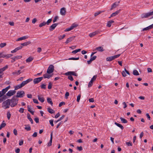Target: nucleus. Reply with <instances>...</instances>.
<instances>
[{"label": "nucleus", "mask_w": 153, "mask_h": 153, "mask_svg": "<svg viewBox=\"0 0 153 153\" xmlns=\"http://www.w3.org/2000/svg\"><path fill=\"white\" fill-rule=\"evenodd\" d=\"M18 99L14 96L10 100V105L11 107L15 106L18 103Z\"/></svg>", "instance_id": "nucleus-1"}, {"label": "nucleus", "mask_w": 153, "mask_h": 153, "mask_svg": "<svg viewBox=\"0 0 153 153\" xmlns=\"http://www.w3.org/2000/svg\"><path fill=\"white\" fill-rule=\"evenodd\" d=\"M10 105V99H7L2 103V107L6 109L9 108Z\"/></svg>", "instance_id": "nucleus-2"}, {"label": "nucleus", "mask_w": 153, "mask_h": 153, "mask_svg": "<svg viewBox=\"0 0 153 153\" xmlns=\"http://www.w3.org/2000/svg\"><path fill=\"white\" fill-rule=\"evenodd\" d=\"M153 15V11L151 12L143 13L141 15L142 18H147Z\"/></svg>", "instance_id": "nucleus-3"}, {"label": "nucleus", "mask_w": 153, "mask_h": 153, "mask_svg": "<svg viewBox=\"0 0 153 153\" xmlns=\"http://www.w3.org/2000/svg\"><path fill=\"white\" fill-rule=\"evenodd\" d=\"M54 70V66L52 65H51L48 67L47 71V73L50 74L53 72Z\"/></svg>", "instance_id": "nucleus-4"}, {"label": "nucleus", "mask_w": 153, "mask_h": 153, "mask_svg": "<svg viewBox=\"0 0 153 153\" xmlns=\"http://www.w3.org/2000/svg\"><path fill=\"white\" fill-rule=\"evenodd\" d=\"M25 96V92L23 91H18L17 93V95L15 96L17 97L21 98Z\"/></svg>", "instance_id": "nucleus-5"}, {"label": "nucleus", "mask_w": 153, "mask_h": 153, "mask_svg": "<svg viewBox=\"0 0 153 153\" xmlns=\"http://www.w3.org/2000/svg\"><path fill=\"white\" fill-rule=\"evenodd\" d=\"M32 79H29L26 81H23L22 83L20 84L21 85V86L22 87L24 86L25 85L27 84L29 82H30L32 81Z\"/></svg>", "instance_id": "nucleus-6"}, {"label": "nucleus", "mask_w": 153, "mask_h": 153, "mask_svg": "<svg viewBox=\"0 0 153 153\" xmlns=\"http://www.w3.org/2000/svg\"><path fill=\"white\" fill-rule=\"evenodd\" d=\"M43 79L42 77H39L34 79L33 82L34 84H37L39 82Z\"/></svg>", "instance_id": "nucleus-7"}, {"label": "nucleus", "mask_w": 153, "mask_h": 153, "mask_svg": "<svg viewBox=\"0 0 153 153\" xmlns=\"http://www.w3.org/2000/svg\"><path fill=\"white\" fill-rule=\"evenodd\" d=\"M65 75L66 76L70 75L71 76V75H73L76 76H77L78 75L77 74L75 73V72L74 71H69L65 73Z\"/></svg>", "instance_id": "nucleus-8"}, {"label": "nucleus", "mask_w": 153, "mask_h": 153, "mask_svg": "<svg viewBox=\"0 0 153 153\" xmlns=\"http://www.w3.org/2000/svg\"><path fill=\"white\" fill-rule=\"evenodd\" d=\"M16 93V91L15 90H10L8 91L6 94V95L10 97L14 95Z\"/></svg>", "instance_id": "nucleus-9"}, {"label": "nucleus", "mask_w": 153, "mask_h": 153, "mask_svg": "<svg viewBox=\"0 0 153 153\" xmlns=\"http://www.w3.org/2000/svg\"><path fill=\"white\" fill-rule=\"evenodd\" d=\"M23 48V46L22 45H20L19 47H18L15 49L14 50L11 51V52L12 53H13L16 52L18 50L21 49Z\"/></svg>", "instance_id": "nucleus-10"}, {"label": "nucleus", "mask_w": 153, "mask_h": 153, "mask_svg": "<svg viewBox=\"0 0 153 153\" xmlns=\"http://www.w3.org/2000/svg\"><path fill=\"white\" fill-rule=\"evenodd\" d=\"M66 12V9L65 7H62L61 8L60 11V13L62 15L64 16Z\"/></svg>", "instance_id": "nucleus-11"}, {"label": "nucleus", "mask_w": 153, "mask_h": 153, "mask_svg": "<svg viewBox=\"0 0 153 153\" xmlns=\"http://www.w3.org/2000/svg\"><path fill=\"white\" fill-rule=\"evenodd\" d=\"M58 25L57 23H55L52 25L49 28V30L50 31H52Z\"/></svg>", "instance_id": "nucleus-12"}, {"label": "nucleus", "mask_w": 153, "mask_h": 153, "mask_svg": "<svg viewBox=\"0 0 153 153\" xmlns=\"http://www.w3.org/2000/svg\"><path fill=\"white\" fill-rule=\"evenodd\" d=\"M75 38V36H73L68 38L65 43L66 44H68V43L71 42Z\"/></svg>", "instance_id": "nucleus-13"}, {"label": "nucleus", "mask_w": 153, "mask_h": 153, "mask_svg": "<svg viewBox=\"0 0 153 153\" xmlns=\"http://www.w3.org/2000/svg\"><path fill=\"white\" fill-rule=\"evenodd\" d=\"M120 3V1L118 2H115L111 6V10H112L113 8H116L117 6Z\"/></svg>", "instance_id": "nucleus-14"}, {"label": "nucleus", "mask_w": 153, "mask_h": 153, "mask_svg": "<svg viewBox=\"0 0 153 153\" xmlns=\"http://www.w3.org/2000/svg\"><path fill=\"white\" fill-rule=\"evenodd\" d=\"M153 28V24L152 25H150L149 26L146 28H143V30L144 31V30H148L149 29H151L152 28Z\"/></svg>", "instance_id": "nucleus-15"}, {"label": "nucleus", "mask_w": 153, "mask_h": 153, "mask_svg": "<svg viewBox=\"0 0 153 153\" xmlns=\"http://www.w3.org/2000/svg\"><path fill=\"white\" fill-rule=\"evenodd\" d=\"M98 31H96L95 32H94L92 33H90L89 36L91 37H93L94 36L96 35V34H98Z\"/></svg>", "instance_id": "nucleus-16"}, {"label": "nucleus", "mask_w": 153, "mask_h": 153, "mask_svg": "<svg viewBox=\"0 0 153 153\" xmlns=\"http://www.w3.org/2000/svg\"><path fill=\"white\" fill-rule=\"evenodd\" d=\"M31 43V42L30 41H28L26 42H25L23 43H22L21 44V45L23 46H27V45L30 44Z\"/></svg>", "instance_id": "nucleus-17"}, {"label": "nucleus", "mask_w": 153, "mask_h": 153, "mask_svg": "<svg viewBox=\"0 0 153 153\" xmlns=\"http://www.w3.org/2000/svg\"><path fill=\"white\" fill-rule=\"evenodd\" d=\"M114 22V21L113 20H110L107 23V26L108 27H110L111 26L112 23Z\"/></svg>", "instance_id": "nucleus-18"}, {"label": "nucleus", "mask_w": 153, "mask_h": 153, "mask_svg": "<svg viewBox=\"0 0 153 153\" xmlns=\"http://www.w3.org/2000/svg\"><path fill=\"white\" fill-rule=\"evenodd\" d=\"M120 10H117L114 13H112L111 15L110 18L112 17L115 16L116 15H118L120 12Z\"/></svg>", "instance_id": "nucleus-19"}, {"label": "nucleus", "mask_w": 153, "mask_h": 153, "mask_svg": "<svg viewBox=\"0 0 153 153\" xmlns=\"http://www.w3.org/2000/svg\"><path fill=\"white\" fill-rule=\"evenodd\" d=\"M120 119L122 123H128V121L127 120L122 117H120Z\"/></svg>", "instance_id": "nucleus-20"}, {"label": "nucleus", "mask_w": 153, "mask_h": 153, "mask_svg": "<svg viewBox=\"0 0 153 153\" xmlns=\"http://www.w3.org/2000/svg\"><path fill=\"white\" fill-rule=\"evenodd\" d=\"M28 38V37L27 36H22V37L19 38L18 39L16 40V41H20V40H22L25 39H27Z\"/></svg>", "instance_id": "nucleus-21"}, {"label": "nucleus", "mask_w": 153, "mask_h": 153, "mask_svg": "<svg viewBox=\"0 0 153 153\" xmlns=\"http://www.w3.org/2000/svg\"><path fill=\"white\" fill-rule=\"evenodd\" d=\"M7 98V97L6 95H4L2 96L1 98H0V103L3 101Z\"/></svg>", "instance_id": "nucleus-22"}, {"label": "nucleus", "mask_w": 153, "mask_h": 153, "mask_svg": "<svg viewBox=\"0 0 153 153\" xmlns=\"http://www.w3.org/2000/svg\"><path fill=\"white\" fill-rule=\"evenodd\" d=\"M47 101L50 104L51 106L53 105V102L52 101L51 99L50 98L48 97L47 98Z\"/></svg>", "instance_id": "nucleus-23"}, {"label": "nucleus", "mask_w": 153, "mask_h": 153, "mask_svg": "<svg viewBox=\"0 0 153 153\" xmlns=\"http://www.w3.org/2000/svg\"><path fill=\"white\" fill-rule=\"evenodd\" d=\"M27 118L30 122L31 123L33 124V121L32 119L30 117V115L29 114H27Z\"/></svg>", "instance_id": "nucleus-24"}, {"label": "nucleus", "mask_w": 153, "mask_h": 153, "mask_svg": "<svg viewBox=\"0 0 153 153\" xmlns=\"http://www.w3.org/2000/svg\"><path fill=\"white\" fill-rule=\"evenodd\" d=\"M95 50H97L98 51H104V50L103 49V48L102 47H97Z\"/></svg>", "instance_id": "nucleus-25"}, {"label": "nucleus", "mask_w": 153, "mask_h": 153, "mask_svg": "<svg viewBox=\"0 0 153 153\" xmlns=\"http://www.w3.org/2000/svg\"><path fill=\"white\" fill-rule=\"evenodd\" d=\"M114 124L116 125L117 126L120 128L121 129L123 130V129L124 127H123V126L121 124L117 123V122H115L114 123Z\"/></svg>", "instance_id": "nucleus-26"}, {"label": "nucleus", "mask_w": 153, "mask_h": 153, "mask_svg": "<svg viewBox=\"0 0 153 153\" xmlns=\"http://www.w3.org/2000/svg\"><path fill=\"white\" fill-rule=\"evenodd\" d=\"M38 100L41 102H43L44 101V99L43 97H40L39 95H38Z\"/></svg>", "instance_id": "nucleus-27"}, {"label": "nucleus", "mask_w": 153, "mask_h": 153, "mask_svg": "<svg viewBox=\"0 0 153 153\" xmlns=\"http://www.w3.org/2000/svg\"><path fill=\"white\" fill-rule=\"evenodd\" d=\"M4 121H3L1 124V125L0 126V130L2 128L4 127L6 125V123H4Z\"/></svg>", "instance_id": "nucleus-28"}, {"label": "nucleus", "mask_w": 153, "mask_h": 153, "mask_svg": "<svg viewBox=\"0 0 153 153\" xmlns=\"http://www.w3.org/2000/svg\"><path fill=\"white\" fill-rule=\"evenodd\" d=\"M48 112L50 113L53 114L55 112L54 111L53 109H52L51 108H48Z\"/></svg>", "instance_id": "nucleus-29"}, {"label": "nucleus", "mask_w": 153, "mask_h": 153, "mask_svg": "<svg viewBox=\"0 0 153 153\" xmlns=\"http://www.w3.org/2000/svg\"><path fill=\"white\" fill-rule=\"evenodd\" d=\"M133 74L135 76H138L139 75V74L137 71L136 70H133Z\"/></svg>", "instance_id": "nucleus-30"}, {"label": "nucleus", "mask_w": 153, "mask_h": 153, "mask_svg": "<svg viewBox=\"0 0 153 153\" xmlns=\"http://www.w3.org/2000/svg\"><path fill=\"white\" fill-rule=\"evenodd\" d=\"M33 59V58L31 57H29L26 60L27 62H31Z\"/></svg>", "instance_id": "nucleus-31"}, {"label": "nucleus", "mask_w": 153, "mask_h": 153, "mask_svg": "<svg viewBox=\"0 0 153 153\" xmlns=\"http://www.w3.org/2000/svg\"><path fill=\"white\" fill-rule=\"evenodd\" d=\"M113 60L114 59L112 56L108 57L106 59L107 61H111Z\"/></svg>", "instance_id": "nucleus-32"}, {"label": "nucleus", "mask_w": 153, "mask_h": 153, "mask_svg": "<svg viewBox=\"0 0 153 153\" xmlns=\"http://www.w3.org/2000/svg\"><path fill=\"white\" fill-rule=\"evenodd\" d=\"M43 76L45 78H47L48 79H49L50 77H51V76L50 75L47 74H44L43 75Z\"/></svg>", "instance_id": "nucleus-33"}, {"label": "nucleus", "mask_w": 153, "mask_h": 153, "mask_svg": "<svg viewBox=\"0 0 153 153\" xmlns=\"http://www.w3.org/2000/svg\"><path fill=\"white\" fill-rule=\"evenodd\" d=\"M80 51L81 49H80L75 50L74 51H73L72 52V53L75 54L77 53L78 52Z\"/></svg>", "instance_id": "nucleus-34"}, {"label": "nucleus", "mask_w": 153, "mask_h": 153, "mask_svg": "<svg viewBox=\"0 0 153 153\" xmlns=\"http://www.w3.org/2000/svg\"><path fill=\"white\" fill-rule=\"evenodd\" d=\"M46 25V22H43L39 24V27H41L43 26H45Z\"/></svg>", "instance_id": "nucleus-35"}, {"label": "nucleus", "mask_w": 153, "mask_h": 153, "mask_svg": "<svg viewBox=\"0 0 153 153\" xmlns=\"http://www.w3.org/2000/svg\"><path fill=\"white\" fill-rule=\"evenodd\" d=\"M4 57H6V58H8L10 57H11L13 56V54H8L7 55H6L4 54Z\"/></svg>", "instance_id": "nucleus-36"}, {"label": "nucleus", "mask_w": 153, "mask_h": 153, "mask_svg": "<svg viewBox=\"0 0 153 153\" xmlns=\"http://www.w3.org/2000/svg\"><path fill=\"white\" fill-rule=\"evenodd\" d=\"M65 36L66 35L65 34H64L62 36H59L58 37L59 40H61L64 39L65 37Z\"/></svg>", "instance_id": "nucleus-37"}, {"label": "nucleus", "mask_w": 153, "mask_h": 153, "mask_svg": "<svg viewBox=\"0 0 153 153\" xmlns=\"http://www.w3.org/2000/svg\"><path fill=\"white\" fill-rule=\"evenodd\" d=\"M8 68L7 65H6L5 66L3 67V68H1L2 72H3L4 71H5L6 69Z\"/></svg>", "instance_id": "nucleus-38"}, {"label": "nucleus", "mask_w": 153, "mask_h": 153, "mask_svg": "<svg viewBox=\"0 0 153 153\" xmlns=\"http://www.w3.org/2000/svg\"><path fill=\"white\" fill-rule=\"evenodd\" d=\"M25 126H28V127H26L25 128V130L27 131H29L31 130L30 127L29 125H25Z\"/></svg>", "instance_id": "nucleus-39"}, {"label": "nucleus", "mask_w": 153, "mask_h": 153, "mask_svg": "<svg viewBox=\"0 0 153 153\" xmlns=\"http://www.w3.org/2000/svg\"><path fill=\"white\" fill-rule=\"evenodd\" d=\"M15 60H17L21 59L22 57V56H17L14 57Z\"/></svg>", "instance_id": "nucleus-40"}, {"label": "nucleus", "mask_w": 153, "mask_h": 153, "mask_svg": "<svg viewBox=\"0 0 153 153\" xmlns=\"http://www.w3.org/2000/svg\"><path fill=\"white\" fill-rule=\"evenodd\" d=\"M11 116V114L10 111H8L7 112V117L8 120H9Z\"/></svg>", "instance_id": "nucleus-41"}, {"label": "nucleus", "mask_w": 153, "mask_h": 153, "mask_svg": "<svg viewBox=\"0 0 153 153\" xmlns=\"http://www.w3.org/2000/svg\"><path fill=\"white\" fill-rule=\"evenodd\" d=\"M20 86H21V85L20 84L19 85H17L15 86V90H17L18 89L22 88V87H21Z\"/></svg>", "instance_id": "nucleus-42"}, {"label": "nucleus", "mask_w": 153, "mask_h": 153, "mask_svg": "<svg viewBox=\"0 0 153 153\" xmlns=\"http://www.w3.org/2000/svg\"><path fill=\"white\" fill-rule=\"evenodd\" d=\"M7 44L6 43H3L0 44V47L2 48L6 46Z\"/></svg>", "instance_id": "nucleus-43"}, {"label": "nucleus", "mask_w": 153, "mask_h": 153, "mask_svg": "<svg viewBox=\"0 0 153 153\" xmlns=\"http://www.w3.org/2000/svg\"><path fill=\"white\" fill-rule=\"evenodd\" d=\"M78 26V25L77 24H73L71 26L72 29H73L74 27H76Z\"/></svg>", "instance_id": "nucleus-44"}, {"label": "nucleus", "mask_w": 153, "mask_h": 153, "mask_svg": "<svg viewBox=\"0 0 153 153\" xmlns=\"http://www.w3.org/2000/svg\"><path fill=\"white\" fill-rule=\"evenodd\" d=\"M52 139H50L49 142L47 146H50L52 145Z\"/></svg>", "instance_id": "nucleus-45"}, {"label": "nucleus", "mask_w": 153, "mask_h": 153, "mask_svg": "<svg viewBox=\"0 0 153 153\" xmlns=\"http://www.w3.org/2000/svg\"><path fill=\"white\" fill-rule=\"evenodd\" d=\"M97 77V76L94 75L93 76V77L91 79V81L93 82L94 81H95Z\"/></svg>", "instance_id": "nucleus-46"}, {"label": "nucleus", "mask_w": 153, "mask_h": 153, "mask_svg": "<svg viewBox=\"0 0 153 153\" xmlns=\"http://www.w3.org/2000/svg\"><path fill=\"white\" fill-rule=\"evenodd\" d=\"M52 21V19H49L46 22V24H47L48 25H49V24L51 23V22Z\"/></svg>", "instance_id": "nucleus-47"}, {"label": "nucleus", "mask_w": 153, "mask_h": 153, "mask_svg": "<svg viewBox=\"0 0 153 153\" xmlns=\"http://www.w3.org/2000/svg\"><path fill=\"white\" fill-rule=\"evenodd\" d=\"M93 84V82H92L91 81V80L88 83V87L89 88L91 87L92 86V85Z\"/></svg>", "instance_id": "nucleus-48"}, {"label": "nucleus", "mask_w": 153, "mask_h": 153, "mask_svg": "<svg viewBox=\"0 0 153 153\" xmlns=\"http://www.w3.org/2000/svg\"><path fill=\"white\" fill-rule=\"evenodd\" d=\"M52 83L51 82H49L48 86V89H51L52 88Z\"/></svg>", "instance_id": "nucleus-49"}, {"label": "nucleus", "mask_w": 153, "mask_h": 153, "mask_svg": "<svg viewBox=\"0 0 153 153\" xmlns=\"http://www.w3.org/2000/svg\"><path fill=\"white\" fill-rule=\"evenodd\" d=\"M21 73V72L20 71V70H19L17 71L14 72H13V74H16L17 75H19Z\"/></svg>", "instance_id": "nucleus-50"}, {"label": "nucleus", "mask_w": 153, "mask_h": 153, "mask_svg": "<svg viewBox=\"0 0 153 153\" xmlns=\"http://www.w3.org/2000/svg\"><path fill=\"white\" fill-rule=\"evenodd\" d=\"M126 144L128 146H132V143L131 142H127L126 143Z\"/></svg>", "instance_id": "nucleus-51"}, {"label": "nucleus", "mask_w": 153, "mask_h": 153, "mask_svg": "<svg viewBox=\"0 0 153 153\" xmlns=\"http://www.w3.org/2000/svg\"><path fill=\"white\" fill-rule=\"evenodd\" d=\"M72 30V28H71V27H69L67 29H66L65 30V32L69 31H70L71 30Z\"/></svg>", "instance_id": "nucleus-52"}, {"label": "nucleus", "mask_w": 153, "mask_h": 153, "mask_svg": "<svg viewBox=\"0 0 153 153\" xmlns=\"http://www.w3.org/2000/svg\"><path fill=\"white\" fill-rule=\"evenodd\" d=\"M79 57L77 58H74V57H72L68 59L69 60H78L79 59Z\"/></svg>", "instance_id": "nucleus-53"}, {"label": "nucleus", "mask_w": 153, "mask_h": 153, "mask_svg": "<svg viewBox=\"0 0 153 153\" xmlns=\"http://www.w3.org/2000/svg\"><path fill=\"white\" fill-rule=\"evenodd\" d=\"M69 95V94L68 92H66L65 95V97L67 99L68 98V97Z\"/></svg>", "instance_id": "nucleus-54"}, {"label": "nucleus", "mask_w": 153, "mask_h": 153, "mask_svg": "<svg viewBox=\"0 0 153 153\" xmlns=\"http://www.w3.org/2000/svg\"><path fill=\"white\" fill-rule=\"evenodd\" d=\"M81 94H79L77 97L76 101L77 102H79L80 99Z\"/></svg>", "instance_id": "nucleus-55"}, {"label": "nucleus", "mask_w": 153, "mask_h": 153, "mask_svg": "<svg viewBox=\"0 0 153 153\" xmlns=\"http://www.w3.org/2000/svg\"><path fill=\"white\" fill-rule=\"evenodd\" d=\"M24 108H20L19 110V111L21 113H22L24 112Z\"/></svg>", "instance_id": "nucleus-56"}, {"label": "nucleus", "mask_w": 153, "mask_h": 153, "mask_svg": "<svg viewBox=\"0 0 153 153\" xmlns=\"http://www.w3.org/2000/svg\"><path fill=\"white\" fill-rule=\"evenodd\" d=\"M40 87L42 89H45L46 88V85L44 84H42L41 86Z\"/></svg>", "instance_id": "nucleus-57"}, {"label": "nucleus", "mask_w": 153, "mask_h": 153, "mask_svg": "<svg viewBox=\"0 0 153 153\" xmlns=\"http://www.w3.org/2000/svg\"><path fill=\"white\" fill-rule=\"evenodd\" d=\"M120 54H118L117 55H114V56H113V59H114L115 58H118L120 56Z\"/></svg>", "instance_id": "nucleus-58"}, {"label": "nucleus", "mask_w": 153, "mask_h": 153, "mask_svg": "<svg viewBox=\"0 0 153 153\" xmlns=\"http://www.w3.org/2000/svg\"><path fill=\"white\" fill-rule=\"evenodd\" d=\"M23 144V141L22 140H21L19 141V146H22Z\"/></svg>", "instance_id": "nucleus-59"}, {"label": "nucleus", "mask_w": 153, "mask_h": 153, "mask_svg": "<svg viewBox=\"0 0 153 153\" xmlns=\"http://www.w3.org/2000/svg\"><path fill=\"white\" fill-rule=\"evenodd\" d=\"M126 72H125V70L123 71H122V76H123L125 77L126 76Z\"/></svg>", "instance_id": "nucleus-60"}, {"label": "nucleus", "mask_w": 153, "mask_h": 153, "mask_svg": "<svg viewBox=\"0 0 153 153\" xmlns=\"http://www.w3.org/2000/svg\"><path fill=\"white\" fill-rule=\"evenodd\" d=\"M59 18L58 16H55L53 21V22L54 23L56 22L57 20Z\"/></svg>", "instance_id": "nucleus-61"}, {"label": "nucleus", "mask_w": 153, "mask_h": 153, "mask_svg": "<svg viewBox=\"0 0 153 153\" xmlns=\"http://www.w3.org/2000/svg\"><path fill=\"white\" fill-rule=\"evenodd\" d=\"M68 79L71 81H73L74 80L73 77L71 76H69L68 77Z\"/></svg>", "instance_id": "nucleus-62"}, {"label": "nucleus", "mask_w": 153, "mask_h": 153, "mask_svg": "<svg viewBox=\"0 0 153 153\" xmlns=\"http://www.w3.org/2000/svg\"><path fill=\"white\" fill-rule=\"evenodd\" d=\"M102 12L101 11H98L97 12H96L94 14V16H97L99 14H100Z\"/></svg>", "instance_id": "nucleus-63"}, {"label": "nucleus", "mask_w": 153, "mask_h": 153, "mask_svg": "<svg viewBox=\"0 0 153 153\" xmlns=\"http://www.w3.org/2000/svg\"><path fill=\"white\" fill-rule=\"evenodd\" d=\"M13 132L14 134L15 135H17L18 134H17V130L16 129H14L13 130Z\"/></svg>", "instance_id": "nucleus-64"}]
</instances>
